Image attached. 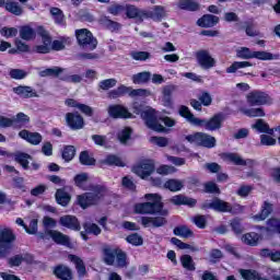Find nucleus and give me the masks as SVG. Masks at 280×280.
Wrapping results in <instances>:
<instances>
[{"label": "nucleus", "instance_id": "nucleus-23", "mask_svg": "<svg viewBox=\"0 0 280 280\" xmlns=\"http://www.w3.org/2000/svg\"><path fill=\"white\" fill-rule=\"evenodd\" d=\"M220 23V18L213 15V14H205L202 18L197 20V25L199 27H214V25H218Z\"/></svg>", "mask_w": 280, "mask_h": 280}, {"label": "nucleus", "instance_id": "nucleus-14", "mask_svg": "<svg viewBox=\"0 0 280 280\" xmlns=\"http://www.w3.org/2000/svg\"><path fill=\"white\" fill-rule=\"evenodd\" d=\"M66 121L70 130H82L84 128V117L78 113L66 114Z\"/></svg>", "mask_w": 280, "mask_h": 280}, {"label": "nucleus", "instance_id": "nucleus-61", "mask_svg": "<svg viewBox=\"0 0 280 280\" xmlns=\"http://www.w3.org/2000/svg\"><path fill=\"white\" fill-rule=\"evenodd\" d=\"M267 229L272 233H279L280 230V220L271 218L267 221Z\"/></svg>", "mask_w": 280, "mask_h": 280}, {"label": "nucleus", "instance_id": "nucleus-41", "mask_svg": "<svg viewBox=\"0 0 280 280\" xmlns=\"http://www.w3.org/2000/svg\"><path fill=\"white\" fill-rule=\"evenodd\" d=\"M246 67H253V63L249 61H234L226 68V73H236L238 69H246Z\"/></svg>", "mask_w": 280, "mask_h": 280}, {"label": "nucleus", "instance_id": "nucleus-40", "mask_svg": "<svg viewBox=\"0 0 280 280\" xmlns=\"http://www.w3.org/2000/svg\"><path fill=\"white\" fill-rule=\"evenodd\" d=\"M185 183L180 179H168L164 187L170 189V191H180L184 187Z\"/></svg>", "mask_w": 280, "mask_h": 280}, {"label": "nucleus", "instance_id": "nucleus-63", "mask_svg": "<svg viewBox=\"0 0 280 280\" xmlns=\"http://www.w3.org/2000/svg\"><path fill=\"white\" fill-rule=\"evenodd\" d=\"M130 135H132V129H130V128H125V129L120 130L118 133V139H119L120 143H126L128 141V139H130Z\"/></svg>", "mask_w": 280, "mask_h": 280}, {"label": "nucleus", "instance_id": "nucleus-20", "mask_svg": "<svg viewBox=\"0 0 280 280\" xmlns=\"http://www.w3.org/2000/svg\"><path fill=\"white\" fill-rule=\"evenodd\" d=\"M141 224L145 228L154 226L155 229H159L161 226H165V224H167V220L164 217H142Z\"/></svg>", "mask_w": 280, "mask_h": 280}, {"label": "nucleus", "instance_id": "nucleus-58", "mask_svg": "<svg viewBox=\"0 0 280 280\" xmlns=\"http://www.w3.org/2000/svg\"><path fill=\"white\" fill-rule=\"evenodd\" d=\"M0 34L4 38H14V36H16L19 34V30H16V27H5L4 26L0 30Z\"/></svg>", "mask_w": 280, "mask_h": 280}, {"label": "nucleus", "instance_id": "nucleus-4", "mask_svg": "<svg viewBox=\"0 0 280 280\" xmlns=\"http://www.w3.org/2000/svg\"><path fill=\"white\" fill-rule=\"evenodd\" d=\"M16 235L11 229H4L0 232V259H5L10 255V250L14 248Z\"/></svg>", "mask_w": 280, "mask_h": 280}, {"label": "nucleus", "instance_id": "nucleus-6", "mask_svg": "<svg viewBox=\"0 0 280 280\" xmlns=\"http://www.w3.org/2000/svg\"><path fill=\"white\" fill-rule=\"evenodd\" d=\"M75 36L78 40V45L81 49H86L89 51H93V49H97V39L93 37V33H91L86 28H81L75 31Z\"/></svg>", "mask_w": 280, "mask_h": 280}, {"label": "nucleus", "instance_id": "nucleus-33", "mask_svg": "<svg viewBox=\"0 0 280 280\" xmlns=\"http://www.w3.org/2000/svg\"><path fill=\"white\" fill-rule=\"evenodd\" d=\"M150 78H152V73L150 71H143L133 74L131 80L133 84H148V82H150Z\"/></svg>", "mask_w": 280, "mask_h": 280}, {"label": "nucleus", "instance_id": "nucleus-39", "mask_svg": "<svg viewBox=\"0 0 280 280\" xmlns=\"http://www.w3.org/2000/svg\"><path fill=\"white\" fill-rule=\"evenodd\" d=\"M20 38L22 40H34L36 38V32L30 26H22L20 28Z\"/></svg>", "mask_w": 280, "mask_h": 280}, {"label": "nucleus", "instance_id": "nucleus-24", "mask_svg": "<svg viewBox=\"0 0 280 280\" xmlns=\"http://www.w3.org/2000/svg\"><path fill=\"white\" fill-rule=\"evenodd\" d=\"M272 211H273V205L270 203L269 201H264L260 209V213L254 215L253 220H255V222H264V220H266V218H268V215H270Z\"/></svg>", "mask_w": 280, "mask_h": 280}, {"label": "nucleus", "instance_id": "nucleus-55", "mask_svg": "<svg viewBox=\"0 0 280 280\" xmlns=\"http://www.w3.org/2000/svg\"><path fill=\"white\" fill-rule=\"evenodd\" d=\"M126 240L128 244H131L132 246H143V237H141V235L138 233L128 235Z\"/></svg>", "mask_w": 280, "mask_h": 280}, {"label": "nucleus", "instance_id": "nucleus-9", "mask_svg": "<svg viewBox=\"0 0 280 280\" xmlns=\"http://www.w3.org/2000/svg\"><path fill=\"white\" fill-rule=\"evenodd\" d=\"M38 36L42 37L43 45H37L33 48L36 54H49L51 51V36L43 26L37 28Z\"/></svg>", "mask_w": 280, "mask_h": 280}, {"label": "nucleus", "instance_id": "nucleus-13", "mask_svg": "<svg viewBox=\"0 0 280 280\" xmlns=\"http://www.w3.org/2000/svg\"><path fill=\"white\" fill-rule=\"evenodd\" d=\"M206 209H213L219 213H233V206L222 199H213L211 202L207 203Z\"/></svg>", "mask_w": 280, "mask_h": 280}, {"label": "nucleus", "instance_id": "nucleus-11", "mask_svg": "<svg viewBox=\"0 0 280 280\" xmlns=\"http://www.w3.org/2000/svg\"><path fill=\"white\" fill-rule=\"evenodd\" d=\"M133 174H137L140 178H150V175L154 173V161L145 160L139 165L132 168Z\"/></svg>", "mask_w": 280, "mask_h": 280}, {"label": "nucleus", "instance_id": "nucleus-37", "mask_svg": "<svg viewBox=\"0 0 280 280\" xmlns=\"http://www.w3.org/2000/svg\"><path fill=\"white\" fill-rule=\"evenodd\" d=\"M128 255L121 249L116 252V268H128Z\"/></svg>", "mask_w": 280, "mask_h": 280}, {"label": "nucleus", "instance_id": "nucleus-25", "mask_svg": "<svg viewBox=\"0 0 280 280\" xmlns=\"http://www.w3.org/2000/svg\"><path fill=\"white\" fill-rule=\"evenodd\" d=\"M176 5L179 10H186L187 12H198L200 10V3L194 0H178Z\"/></svg>", "mask_w": 280, "mask_h": 280}, {"label": "nucleus", "instance_id": "nucleus-44", "mask_svg": "<svg viewBox=\"0 0 280 280\" xmlns=\"http://www.w3.org/2000/svg\"><path fill=\"white\" fill-rule=\"evenodd\" d=\"M255 51H250L248 47H241L236 50L237 58L242 60H250L254 58Z\"/></svg>", "mask_w": 280, "mask_h": 280}, {"label": "nucleus", "instance_id": "nucleus-22", "mask_svg": "<svg viewBox=\"0 0 280 280\" xmlns=\"http://www.w3.org/2000/svg\"><path fill=\"white\" fill-rule=\"evenodd\" d=\"M54 275L60 280H73V271L67 266L59 265L55 267Z\"/></svg>", "mask_w": 280, "mask_h": 280}, {"label": "nucleus", "instance_id": "nucleus-28", "mask_svg": "<svg viewBox=\"0 0 280 280\" xmlns=\"http://www.w3.org/2000/svg\"><path fill=\"white\" fill-rule=\"evenodd\" d=\"M225 161H229L230 163H233V165H242L246 166L248 163H253V160H244L240 154L237 153H225L224 154Z\"/></svg>", "mask_w": 280, "mask_h": 280}, {"label": "nucleus", "instance_id": "nucleus-19", "mask_svg": "<svg viewBox=\"0 0 280 280\" xmlns=\"http://www.w3.org/2000/svg\"><path fill=\"white\" fill-rule=\"evenodd\" d=\"M178 91V85L168 84L162 88V103L164 106H172V94Z\"/></svg>", "mask_w": 280, "mask_h": 280}, {"label": "nucleus", "instance_id": "nucleus-52", "mask_svg": "<svg viewBox=\"0 0 280 280\" xmlns=\"http://www.w3.org/2000/svg\"><path fill=\"white\" fill-rule=\"evenodd\" d=\"M74 156H75V147L67 145L63 148L62 159L66 161V163H69V161H73Z\"/></svg>", "mask_w": 280, "mask_h": 280}, {"label": "nucleus", "instance_id": "nucleus-56", "mask_svg": "<svg viewBox=\"0 0 280 280\" xmlns=\"http://www.w3.org/2000/svg\"><path fill=\"white\" fill-rule=\"evenodd\" d=\"M149 141L159 148H167L170 145V140L165 137H151Z\"/></svg>", "mask_w": 280, "mask_h": 280}, {"label": "nucleus", "instance_id": "nucleus-1", "mask_svg": "<svg viewBox=\"0 0 280 280\" xmlns=\"http://www.w3.org/2000/svg\"><path fill=\"white\" fill-rule=\"evenodd\" d=\"M135 113L141 116L145 126L150 128V130H154V132H165L166 129L160 121H163L165 126L168 128H174L176 126V121L170 117L159 118L156 116V110L152 107H143L141 105H135Z\"/></svg>", "mask_w": 280, "mask_h": 280}, {"label": "nucleus", "instance_id": "nucleus-50", "mask_svg": "<svg viewBox=\"0 0 280 280\" xmlns=\"http://www.w3.org/2000/svg\"><path fill=\"white\" fill-rule=\"evenodd\" d=\"M150 95H152V92H150V90H133L131 86H129V97H150Z\"/></svg>", "mask_w": 280, "mask_h": 280}, {"label": "nucleus", "instance_id": "nucleus-54", "mask_svg": "<svg viewBox=\"0 0 280 280\" xmlns=\"http://www.w3.org/2000/svg\"><path fill=\"white\" fill-rule=\"evenodd\" d=\"M83 229L89 235H100V233H102V229H100L95 223H84Z\"/></svg>", "mask_w": 280, "mask_h": 280}, {"label": "nucleus", "instance_id": "nucleus-29", "mask_svg": "<svg viewBox=\"0 0 280 280\" xmlns=\"http://www.w3.org/2000/svg\"><path fill=\"white\" fill-rule=\"evenodd\" d=\"M4 9L7 12H10V14H14V16H21L23 14V7L14 0H7Z\"/></svg>", "mask_w": 280, "mask_h": 280}, {"label": "nucleus", "instance_id": "nucleus-57", "mask_svg": "<svg viewBox=\"0 0 280 280\" xmlns=\"http://www.w3.org/2000/svg\"><path fill=\"white\" fill-rule=\"evenodd\" d=\"M9 75L12 80H24V78H27V72L22 69H11Z\"/></svg>", "mask_w": 280, "mask_h": 280}, {"label": "nucleus", "instance_id": "nucleus-46", "mask_svg": "<svg viewBox=\"0 0 280 280\" xmlns=\"http://www.w3.org/2000/svg\"><path fill=\"white\" fill-rule=\"evenodd\" d=\"M50 14L57 25H62L65 23V14L62 13V10L58 8H50Z\"/></svg>", "mask_w": 280, "mask_h": 280}, {"label": "nucleus", "instance_id": "nucleus-51", "mask_svg": "<svg viewBox=\"0 0 280 280\" xmlns=\"http://www.w3.org/2000/svg\"><path fill=\"white\" fill-rule=\"evenodd\" d=\"M103 163L105 165H116L117 167H124V165H126L117 155H107L105 160H103Z\"/></svg>", "mask_w": 280, "mask_h": 280}, {"label": "nucleus", "instance_id": "nucleus-8", "mask_svg": "<svg viewBox=\"0 0 280 280\" xmlns=\"http://www.w3.org/2000/svg\"><path fill=\"white\" fill-rule=\"evenodd\" d=\"M195 58L199 67L206 71L215 67V58L211 56V52L208 49H200L196 51Z\"/></svg>", "mask_w": 280, "mask_h": 280}, {"label": "nucleus", "instance_id": "nucleus-16", "mask_svg": "<svg viewBox=\"0 0 280 280\" xmlns=\"http://www.w3.org/2000/svg\"><path fill=\"white\" fill-rule=\"evenodd\" d=\"M144 19L161 22L162 19H167V10L163 5H155L152 11H145Z\"/></svg>", "mask_w": 280, "mask_h": 280}, {"label": "nucleus", "instance_id": "nucleus-27", "mask_svg": "<svg viewBox=\"0 0 280 280\" xmlns=\"http://www.w3.org/2000/svg\"><path fill=\"white\" fill-rule=\"evenodd\" d=\"M171 202L177 206L186 205L187 207H196L198 201L194 198L186 197L185 195H176L171 199Z\"/></svg>", "mask_w": 280, "mask_h": 280}, {"label": "nucleus", "instance_id": "nucleus-42", "mask_svg": "<svg viewBox=\"0 0 280 280\" xmlns=\"http://www.w3.org/2000/svg\"><path fill=\"white\" fill-rule=\"evenodd\" d=\"M180 264L183 268L189 270L190 272H194V270H196V262H194V258H191L189 255H183L180 257Z\"/></svg>", "mask_w": 280, "mask_h": 280}, {"label": "nucleus", "instance_id": "nucleus-10", "mask_svg": "<svg viewBox=\"0 0 280 280\" xmlns=\"http://www.w3.org/2000/svg\"><path fill=\"white\" fill-rule=\"evenodd\" d=\"M247 102L252 106H264L266 104H272V97L266 92L253 91L247 94Z\"/></svg>", "mask_w": 280, "mask_h": 280}, {"label": "nucleus", "instance_id": "nucleus-59", "mask_svg": "<svg viewBox=\"0 0 280 280\" xmlns=\"http://www.w3.org/2000/svg\"><path fill=\"white\" fill-rule=\"evenodd\" d=\"M81 165H95V159L89 156V152L82 151L79 156Z\"/></svg>", "mask_w": 280, "mask_h": 280}, {"label": "nucleus", "instance_id": "nucleus-5", "mask_svg": "<svg viewBox=\"0 0 280 280\" xmlns=\"http://www.w3.org/2000/svg\"><path fill=\"white\" fill-rule=\"evenodd\" d=\"M104 197V189L100 186H95L93 191L85 192L78 196V202L82 209H86L93 205H97Z\"/></svg>", "mask_w": 280, "mask_h": 280}, {"label": "nucleus", "instance_id": "nucleus-36", "mask_svg": "<svg viewBox=\"0 0 280 280\" xmlns=\"http://www.w3.org/2000/svg\"><path fill=\"white\" fill-rule=\"evenodd\" d=\"M241 241L247 246H257L259 243V234L256 232L246 233L241 237Z\"/></svg>", "mask_w": 280, "mask_h": 280}, {"label": "nucleus", "instance_id": "nucleus-15", "mask_svg": "<svg viewBox=\"0 0 280 280\" xmlns=\"http://www.w3.org/2000/svg\"><path fill=\"white\" fill-rule=\"evenodd\" d=\"M45 233L48 235V237H51L55 244H60L61 246H69V244H71V238L68 235L62 234V232L56 230H46Z\"/></svg>", "mask_w": 280, "mask_h": 280}, {"label": "nucleus", "instance_id": "nucleus-32", "mask_svg": "<svg viewBox=\"0 0 280 280\" xmlns=\"http://www.w3.org/2000/svg\"><path fill=\"white\" fill-rule=\"evenodd\" d=\"M61 73H65V69L60 67H52L39 71L40 78H58Z\"/></svg>", "mask_w": 280, "mask_h": 280}, {"label": "nucleus", "instance_id": "nucleus-48", "mask_svg": "<svg viewBox=\"0 0 280 280\" xmlns=\"http://www.w3.org/2000/svg\"><path fill=\"white\" fill-rule=\"evenodd\" d=\"M241 112L244 113L247 117H266V112H264V108L261 107L241 109Z\"/></svg>", "mask_w": 280, "mask_h": 280}, {"label": "nucleus", "instance_id": "nucleus-3", "mask_svg": "<svg viewBox=\"0 0 280 280\" xmlns=\"http://www.w3.org/2000/svg\"><path fill=\"white\" fill-rule=\"evenodd\" d=\"M147 202L138 203L135 207L136 213L154 215L160 213V215H167L168 211L163 209V199L159 194H147L144 195Z\"/></svg>", "mask_w": 280, "mask_h": 280}, {"label": "nucleus", "instance_id": "nucleus-47", "mask_svg": "<svg viewBox=\"0 0 280 280\" xmlns=\"http://www.w3.org/2000/svg\"><path fill=\"white\" fill-rule=\"evenodd\" d=\"M117 86V79H106L98 83V91H109Z\"/></svg>", "mask_w": 280, "mask_h": 280}, {"label": "nucleus", "instance_id": "nucleus-35", "mask_svg": "<svg viewBox=\"0 0 280 280\" xmlns=\"http://www.w3.org/2000/svg\"><path fill=\"white\" fill-rule=\"evenodd\" d=\"M129 56L132 60L138 62H145V60H150V58H152V54L143 50H132L129 52Z\"/></svg>", "mask_w": 280, "mask_h": 280}, {"label": "nucleus", "instance_id": "nucleus-64", "mask_svg": "<svg viewBox=\"0 0 280 280\" xmlns=\"http://www.w3.org/2000/svg\"><path fill=\"white\" fill-rule=\"evenodd\" d=\"M86 180H89V175L86 173H81V174H78L75 177H74V184L77 185V187H84V184L86 183Z\"/></svg>", "mask_w": 280, "mask_h": 280}, {"label": "nucleus", "instance_id": "nucleus-7", "mask_svg": "<svg viewBox=\"0 0 280 280\" xmlns=\"http://www.w3.org/2000/svg\"><path fill=\"white\" fill-rule=\"evenodd\" d=\"M186 141L208 149L215 148L217 143L215 137L209 136L205 132H196L194 135L186 136Z\"/></svg>", "mask_w": 280, "mask_h": 280}, {"label": "nucleus", "instance_id": "nucleus-31", "mask_svg": "<svg viewBox=\"0 0 280 280\" xmlns=\"http://www.w3.org/2000/svg\"><path fill=\"white\" fill-rule=\"evenodd\" d=\"M126 14L128 19H139V21L145 19V11H141L135 5H127Z\"/></svg>", "mask_w": 280, "mask_h": 280}, {"label": "nucleus", "instance_id": "nucleus-53", "mask_svg": "<svg viewBox=\"0 0 280 280\" xmlns=\"http://www.w3.org/2000/svg\"><path fill=\"white\" fill-rule=\"evenodd\" d=\"M117 257V249H105L104 262L107 266H114Z\"/></svg>", "mask_w": 280, "mask_h": 280}, {"label": "nucleus", "instance_id": "nucleus-43", "mask_svg": "<svg viewBox=\"0 0 280 280\" xmlns=\"http://www.w3.org/2000/svg\"><path fill=\"white\" fill-rule=\"evenodd\" d=\"M240 275L245 280H259L261 278V273L257 272L256 270H250V269H241Z\"/></svg>", "mask_w": 280, "mask_h": 280}, {"label": "nucleus", "instance_id": "nucleus-18", "mask_svg": "<svg viewBox=\"0 0 280 280\" xmlns=\"http://www.w3.org/2000/svg\"><path fill=\"white\" fill-rule=\"evenodd\" d=\"M59 224L66 229H70V231H80L81 229L78 218L69 214L60 217Z\"/></svg>", "mask_w": 280, "mask_h": 280}, {"label": "nucleus", "instance_id": "nucleus-38", "mask_svg": "<svg viewBox=\"0 0 280 280\" xmlns=\"http://www.w3.org/2000/svg\"><path fill=\"white\" fill-rule=\"evenodd\" d=\"M174 235H177L178 237H194V231H191V229H189L187 225H179L176 226L173 230Z\"/></svg>", "mask_w": 280, "mask_h": 280}, {"label": "nucleus", "instance_id": "nucleus-34", "mask_svg": "<svg viewBox=\"0 0 280 280\" xmlns=\"http://www.w3.org/2000/svg\"><path fill=\"white\" fill-rule=\"evenodd\" d=\"M55 198L58 202V205H61V207H67L69 202H71V195L69 192L65 191V189H58L56 191Z\"/></svg>", "mask_w": 280, "mask_h": 280}, {"label": "nucleus", "instance_id": "nucleus-26", "mask_svg": "<svg viewBox=\"0 0 280 280\" xmlns=\"http://www.w3.org/2000/svg\"><path fill=\"white\" fill-rule=\"evenodd\" d=\"M70 261L74 264L78 277L80 279H83V277H86V266L84 265V260L82 258L75 256V255H70L69 256Z\"/></svg>", "mask_w": 280, "mask_h": 280}, {"label": "nucleus", "instance_id": "nucleus-12", "mask_svg": "<svg viewBox=\"0 0 280 280\" xmlns=\"http://www.w3.org/2000/svg\"><path fill=\"white\" fill-rule=\"evenodd\" d=\"M107 113L113 119H130L132 117V114L124 105H109Z\"/></svg>", "mask_w": 280, "mask_h": 280}, {"label": "nucleus", "instance_id": "nucleus-49", "mask_svg": "<svg viewBox=\"0 0 280 280\" xmlns=\"http://www.w3.org/2000/svg\"><path fill=\"white\" fill-rule=\"evenodd\" d=\"M30 159H32V155L27 153H18L15 154V161L22 165L24 170H27L30 167Z\"/></svg>", "mask_w": 280, "mask_h": 280}, {"label": "nucleus", "instance_id": "nucleus-30", "mask_svg": "<svg viewBox=\"0 0 280 280\" xmlns=\"http://www.w3.org/2000/svg\"><path fill=\"white\" fill-rule=\"evenodd\" d=\"M125 95H130V86L120 85L117 89L109 91L107 97L109 100H117L118 97H124Z\"/></svg>", "mask_w": 280, "mask_h": 280}, {"label": "nucleus", "instance_id": "nucleus-21", "mask_svg": "<svg viewBox=\"0 0 280 280\" xmlns=\"http://www.w3.org/2000/svg\"><path fill=\"white\" fill-rule=\"evenodd\" d=\"M13 93L20 95V97H24L25 100H30V97H38V93L36 90H33L32 86L20 85L18 88H13Z\"/></svg>", "mask_w": 280, "mask_h": 280}, {"label": "nucleus", "instance_id": "nucleus-45", "mask_svg": "<svg viewBox=\"0 0 280 280\" xmlns=\"http://www.w3.org/2000/svg\"><path fill=\"white\" fill-rule=\"evenodd\" d=\"M254 58L257 60H279V55H272L268 51H254Z\"/></svg>", "mask_w": 280, "mask_h": 280}, {"label": "nucleus", "instance_id": "nucleus-2", "mask_svg": "<svg viewBox=\"0 0 280 280\" xmlns=\"http://www.w3.org/2000/svg\"><path fill=\"white\" fill-rule=\"evenodd\" d=\"M179 115L184 117L188 124H191V126H199L211 132L220 130V128H222V121H224V114H215L210 119L197 118L192 115L191 110H189V107L185 105L179 107Z\"/></svg>", "mask_w": 280, "mask_h": 280}, {"label": "nucleus", "instance_id": "nucleus-62", "mask_svg": "<svg viewBox=\"0 0 280 280\" xmlns=\"http://www.w3.org/2000/svg\"><path fill=\"white\" fill-rule=\"evenodd\" d=\"M192 222L198 229H207V217L205 215L198 214L194 217Z\"/></svg>", "mask_w": 280, "mask_h": 280}, {"label": "nucleus", "instance_id": "nucleus-17", "mask_svg": "<svg viewBox=\"0 0 280 280\" xmlns=\"http://www.w3.org/2000/svg\"><path fill=\"white\" fill-rule=\"evenodd\" d=\"M19 137L24 139V141H27V143H31V145H40L43 141V136L40 133L32 132L25 129L19 132Z\"/></svg>", "mask_w": 280, "mask_h": 280}, {"label": "nucleus", "instance_id": "nucleus-60", "mask_svg": "<svg viewBox=\"0 0 280 280\" xmlns=\"http://www.w3.org/2000/svg\"><path fill=\"white\" fill-rule=\"evenodd\" d=\"M101 23H102V25L107 27V30H112V31L119 30L121 27V25H119V23L114 22L108 18H102Z\"/></svg>", "mask_w": 280, "mask_h": 280}]
</instances>
